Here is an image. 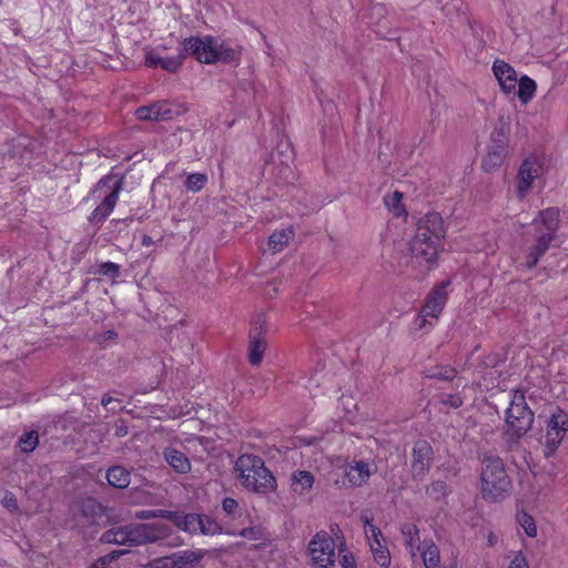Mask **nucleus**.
Wrapping results in <instances>:
<instances>
[{"instance_id": "obj_50", "label": "nucleus", "mask_w": 568, "mask_h": 568, "mask_svg": "<svg viewBox=\"0 0 568 568\" xmlns=\"http://www.w3.org/2000/svg\"><path fill=\"white\" fill-rule=\"evenodd\" d=\"M115 558L116 555L112 552L92 562L88 568H106V565L110 564Z\"/></svg>"}, {"instance_id": "obj_2", "label": "nucleus", "mask_w": 568, "mask_h": 568, "mask_svg": "<svg viewBox=\"0 0 568 568\" xmlns=\"http://www.w3.org/2000/svg\"><path fill=\"white\" fill-rule=\"evenodd\" d=\"M241 485L246 489L266 495L276 488L273 474L265 467L261 457L254 455H241L235 463Z\"/></svg>"}, {"instance_id": "obj_44", "label": "nucleus", "mask_w": 568, "mask_h": 568, "mask_svg": "<svg viewBox=\"0 0 568 568\" xmlns=\"http://www.w3.org/2000/svg\"><path fill=\"white\" fill-rule=\"evenodd\" d=\"M135 115L139 120L143 121H158L159 119L155 103L138 108L135 111Z\"/></svg>"}, {"instance_id": "obj_15", "label": "nucleus", "mask_w": 568, "mask_h": 568, "mask_svg": "<svg viewBox=\"0 0 568 568\" xmlns=\"http://www.w3.org/2000/svg\"><path fill=\"white\" fill-rule=\"evenodd\" d=\"M386 9L383 4H376L372 8L371 18L377 19L372 24L376 34L387 40H397L398 31L388 28V19L385 17Z\"/></svg>"}, {"instance_id": "obj_11", "label": "nucleus", "mask_w": 568, "mask_h": 568, "mask_svg": "<svg viewBox=\"0 0 568 568\" xmlns=\"http://www.w3.org/2000/svg\"><path fill=\"white\" fill-rule=\"evenodd\" d=\"M266 324L265 321L258 316L252 324V328L250 331V341H248V362L253 366H257L261 364L264 353L266 351Z\"/></svg>"}, {"instance_id": "obj_5", "label": "nucleus", "mask_w": 568, "mask_h": 568, "mask_svg": "<svg viewBox=\"0 0 568 568\" xmlns=\"http://www.w3.org/2000/svg\"><path fill=\"white\" fill-rule=\"evenodd\" d=\"M507 434L514 442L525 436L534 423V412L526 403L525 393L521 389L513 390L510 405L506 410Z\"/></svg>"}, {"instance_id": "obj_53", "label": "nucleus", "mask_w": 568, "mask_h": 568, "mask_svg": "<svg viewBox=\"0 0 568 568\" xmlns=\"http://www.w3.org/2000/svg\"><path fill=\"white\" fill-rule=\"evenodd\" d=\"M114 435L116 437H124L128 435V426L123 419H119L115 422V430Z\"/></svg>"}, {"instance_id": "obj_20", "label": "nucleus", "mask_w": 568, "mask_h": 568, "mask_svg": "<svg viewBox=\"0 0 568 568\" xmlns=\"http://www.w3.org/2000/svg\"><path fill=\"white\" fill-rule=\"evenodd\" d=\"M171 520L179 529L190 532L197 534V525L201 523L200 514H183L178 511H171V515L168 518Z\"/></svg>"}, {"instance_id": "obj_9", "label": "nucleus", "mask_w": 568, "mask_h": 568, "mask_svg": "<svg viewBox=\"0 0 568 568\" xmlns=\"http://www.w3.org/2000/svg\"><path fill=\"white\" fill-rule=\"evenodd\" d=\"M180 53L192 55L201 63H214V38L206 37H190L183 41V49Z\"/></svg>"}, {"instance_id": "obj_22", "label": "nucleus", "mask_w": 568, "mask_h": 568, "mask_svg": "<svg viewBox=\"0 0 568 568\" xmlns=\"http://www.w3.org/2000/svg\"><path fill=\"white\" fill-rule=\"evenodd\" d=\"M164 458L166 463L180 474H186L191 470V463L186 455L176 448H165Z\"/></svg>"}, {"instance_id": "obj_31", "label": "nucleus", "mask_w": 568, "mask_h": 568, "mask_svg": "<svg viewBox=\"0 0 568 568\" xmlns=\"http://www.w3.org/2000/svg\"><path fill=\"white\" fill-rule=\"evenodd\" d=\"M369 530L372 532V536L375 538L377 542V548H373V555L374 560L381 566V567H388L390 564V557L387 548H384L381 546L379 541L377 540V536L382 535L381 530L375 527L374 525L369 524Z\"/></svg>"}, {"instance_id": "obj_19", "label": "nucleus", "mask_w": 568, "mask_h": 568, "mask_svg": "<svg viewBox=\"0 0 568 568\" xmlns=\"http://www.w3.org/2000/svg\"><path fill=\"white\" fill-rule=\"evenodd\" d=\"M100 540L104 544L134 546L132 524L115 527L104 531Z\"/></svg>"}, {"instance_id": "obj_41", "label": "nucleus", "mask_w": 568, "mask_h": 568, "mask_svg": "<svg viewBox=\"0 0 568 568\" xmlns=\"http://www.w3.org/2000/svg\"><path fill=\"white\" fill-rule=\"evenodd\" d=\"M156 113L159 115L158 121H165L172 119L178 114V111L174 110L173 104L169 101H159L155 102Z\"/></svg>"}, {"instance_id": "obj_43", "label": "nucleus", "mask_w": 568, "mask_h": 568, "mask_svg": "<svg viewBox=\"0 0 568 568\" xmlns=\"http://www.w3.org/2000/svg\"><path fill=\"white\" fill-rule=\"evenodd\" d=\"M171 515V510H164V509H142L138 510L134 514V518L140 520H148L153 518H165L168 519Z\"/></svg>"}, {"instance_id": "obj_18", "label": "nucleus", "mask_w": 568, "mask_h": 568, "mask_svg": "<svg viewBox=\"0 0 568 568\" xmlns=\"http://www.w3.org/2000/svg\"><path fill=\"white\" fill-rule=\"evenodd\" d=\"M537 223H540L544 226V231L538 229L537 232L556 237L559 229V210L556 207H548L539 211L538 217L532 221L534 225Z\"/></svg>"}, {"instance_id": "obj_33", "label": "nucleus", "mask_w": 568, "mask_h": 568, "mask_svg": "<svg viewBox=\"0 0 568 568\" xmlns=\"http://www.w3.org/2000/svg\"><path fill=\"white\" fill-rule=\"evenodd\" d=\"M456 375V368L450 365H435L426 371L425 376L432 379L453 381Z\"/></svg>"}, {"instance_id": "obj_21", "label": "nucleus", "mask_w": 568, "mask_h": 568, "mask_svg": "<svg viewBox=\"0 0 568 568\" xmlns=\"http://www.w3.org/2000/svg\"><path fill=\"white\" fill-rule=\"evenodd\" d=\"M400 532L412 557H416L423 546V542H420L418 527L415 524L404 523L400 527Z\"/></svg>"}, {"instance_id": "obj_36", "label": "nucleus", "mask_w": 568, "mask_h": 568, "mask_svg": "<svg viewBox=\"0 0 568 568\" xmlns=\"http://www.w3.org/2000/svg\"><path fill=\"white\" fill-rule=\"evenodd\" d=\"M39 444L38 432L30 430L21 435L18 445L23 453H31Z\"/></svg>"}, {"instance_id": "obj_54", "label": "nucleus", "mask_w": 568, "mask_h": 568, "mask_svg": "<svg viewBox=\"0 0 568 568\" xmlns=\"http://www.w3.org/2000/svg\"><path fill=\"white\" fill-rule=\"evenodd\" d=\"M443 403L453 408H458L463 405V400L458 395H448L447 398L443 400Z\"/></svg>"}, {"instance_id": "obj_48", "label": "nucleus", "mask_w": 568, "mask_h": 568, "mask_svg": "<svg viewBox=\"0 0 568 568\" xmlns=\"http://www.w3.org/2000/svg\"><path fill=\"white\" fill-rule=\"evenodd\" d=\"M240 536L248 540L262 539V529L258 526L246 527L240 531Z\"/></svg>"}, {"instance_id": "obj_28", "label": "nucleus", "mask_w": 568, "mask_h": 568, "mask_svg": "<svg viewBox=\"0 0 568 568\" xmlns=\"http://www.w3.org/2000/svg\"><path fill=\"white\" fill-rule=\"evenodd\" d=\"M81 513L90 523H95L104 515V507L94 498H85L81 501Z\"/></svg>"}, {"instance_id": "obj_14", "label": "nucleus", "mask_w": 568, "mask_h": 568, "mask_svg": "<svg viewBox=\"0 0 568 568\" xmlns=\"http://www.w3.org/2000/svg\"><path fill=\"white\" fill-rule=\"evenodd\" d=\"M376 468L364 460H355L353 464L347 465L345 476L347 477L351 486L362 487L365 485Z\"/></svg>"}, {"instance_id": "obj_12", "label": "nucleus", "mask_w": 568, "mask_h": 568, "mask_svg": "<svg viewBox=\"0 0 568 568\" xmlns=\"http://www.w3.org/2000/svg\"><path fill=\"white\" fill-rule=\"evenodd\" d=\"M433 448L426 440H417L413 447L412 469L414 477L424 476L429 471L433 460Z\"/></svg>"}, {"instance_id": "obj_59", "label": "nucleus", "mask_w": 568, "mask_h": 568, "mask_svg": "<svg viewBox=\"0 0 568 568\" xmlns=\"http://www.w3.org/2000/svg\"><path fill=\"white\" fill-rule=\"evenodd\" d=\"M489 542H490V545H493V542H494V539H493V537H491V536H490V538H489Z\"/></svg>"}, {"instance_id": "obj_42", "label": "nucleus", "mask_w": 568, "mask_h": 568, "mask_svg": "<svg viewBox=\"0 0 568 568\" xmlns=\"http://www.w3.org/2000/svg\"><path fill=\"white\" fill-rule=\"evenodd\" d=\"M447 485L443 480H435L426 487V494L434 500L438 501L445 497Z\"/></svg>"}, {"instance_id": "obj_52", "label": "nucleus", "mask_w": 568, "mask_h": 568, "mask_svg": "<svg viewBox=\"0 0 568 568\" xmlns=\"http://www.w3.org/2000/svg\"><path fill=\"white\" fill-rule=\"evenodd\" d=\"M173 561L172 555L162 557L155 561V568H176L173 567Z\"/></svg>"}, {"instance_id": "obj_39", "label": "nucleus", "mask_w": 568, "mask_h": 568, "mask_svg": "<svg viewBox=\"0 0 568 568\" xmlns=\"http://www.w3.org/2000/svg\"><path fill=\"white\" fill-rule=\"evenodd\" d=\"M564 437H565V434H561L560 432H555V430L548 428L547 434H546V449L547 450H546L545 455L546 456L551 455L557 449V447L559 446V444L561 443Z\"/></svg>"}, {"instance_id": "obj_10", "label": "nucleus", "mask_w": 568, "mask_h": 568, "mask_svg": "<svg viewBox=\"0 0 568 568\" xmlns=\"http://www.w3.org/2000/svg\"><path fill=\"white\" fill-rule=\"evenodd\" d=\"M540 174L541 164L536 156H528L523 161L516 176V192L520 200L526 197Z\"/></svg>"}, {"instance_id": "obj_40", "label": "nucleus", "mask_w": 568, "mask_h": 568, "mask_svg": "<svg viewBox=\"0 0 568 568\" xmlns=\"http://www.w3.org/2000/svg\"><path fill=\"white\" fill-rule=\"evenodd\" d=\"M517 520L527 536L535 537L537 535V527H536L535 520L529 514H527V513L518 514Z\"/></svg>"}, {"instance_id": "obj_47", "label": "nucleus", "mask_w": 568, "mask_h": 568, "mask_svg": "<svg viewBox=\"0 0 568 568\" xmlns=\"http://www.w3.org/2000/svg\"><path fill=\"white\" fill-rule=\"evenodd\" d=\"M2 506L11 513H17L19 505L16 495L11 491H6L2 498Z\"/></svg>"}, {"instance_id": "obj_29", "label": "nucleus", "mask_w": 568, "mask_h": 568, "mask_svg": "<svg viewBox=\"0 0 568 568\" xmlns=\"http://www.w3.org/2000/svg\"><path fill=\"white\" fill-rule=\"evenodd\" d=\"M508 152L499 151L488 146V152L484 156L481 168L485 172L496 171L504 163Z\"/></svg>"}, {"instance_id": "obj_34", "label": "nucleus", "mask_w": 568, "mask_h": 568, "mask_svg": "<svg viewBox=\"0 0 568 568\" xmlns=\"http://www.w3.org/2000/svg\"><path fill=\"white\" fill-rule=\"evenodd\" d=\"M548 428L566 434L568 430V415L564 410L557 408L556 412L551 414Z\"/></svg>"}, {"instance_id": "obj_56", "label": "nucleus", "mask_w": 568, "mask_h": 568, "mask_svg": "<svg viewBox=\"0 0 568 568\" xmlns=\"http://www.w3.org/2000/svg\"><path fill=\"white\" fill-rule=\"evenodd\" d=\"M403 199V194L398 191H395L392 195L390 201H385L387 205H390L393 207H397L400 204V201Z\"/></svg>"}, {"instance_id": "obj_37", "label": "nucleus", "mask_w": 568, "mask_h": 568, "mask_svg": "<svg viewBox=\"0 0 568 568\" xmlns=\"http://www.w3.org/2000/svg\"><path fill=\"white\" fill-rule=\"evenodd\" d=\"M207 183V175L205 173H191L185 180V187L187 191L196 193L200 192Z\"/></svg>"}, {"instance_id": "obj_35", "label": "nucleus", "mask_w": 568, "mask_h": 568, "mask_svg": "<svg viewBox=\"0 0 568 568\" xmlns=\"http://www.w3.org/2000/svg\"><path fill=\"white\" fill-rule=\"evenodd\" d=\"M200 521L201 523L197 525V534L213 536L222 532L221 525L210 516L201 515Z\"/></svg>"}, {"instance_id": "obj_46", "label": "nucleus", "mask_w": 568, "mask_h": 568, "mask_svg": "<svg viewBox=\"0 0 568 568\" xmlns=\"http://www.w3.org/2000/svg\"><path fill=\"white\" fill-rule=\"evenodd\" d=\"M222 508L232 518H235L239 515V503L234 498H224L222 501Z\"/></svg>"}, {"instance_id": "obj_3", "label": "nucleus", "mask_w": 568, "mask_h": 568, "mask_svg": "<svg viewBox=\"0 0 568 568\" xmlns=\"http://www.w3.org/2000/svg\"><path fill=\"white\" fill-rule=\"evenodd\" d=\"M480 481L483 498L489 501L505 499L513 488L510 477L506 473L503 459L495 455L484 457Z\"/></svg>"}, {"instance_id": "obj_6", "label": "nucleus", "mask_w": 568, "mask_h": 568, "mask_svg": "<svg viewBox=\"0 0 568 568\" xmlns=\"http://www.w3.org/2000/svg\"><path fill=\"white\" fill-rule=\"evenodd\" d=\"M133 545L160 544L171 548L183 545V539L162 523L132 524Z\"/></svg>"}, {"instance_id": "obj_49", "label": "nucleus", "mask_w": 568, "mask_h": 568, "mask_svg": "<svg viewBox=\"0 0 568 568\" xmlns=\"http://www.w3.org/2000/svg\"><path fill=\"white\" fill-rule=\"evenodd\" d=\"M508 568H529L527 558L521 551L517 552Z\"/></svg>"}, {"instance_id": "obj_45", "label": "nucleus", "mask_w": 568, "mask_h": 568, "mask_svg": "<svg viewBox=\"0 0 568 568\" xmlns=\"http://www.w3.org/2000/svg\"><path fill=\"white\" fill-rule=\"evenodd\" d=\"M344 547H345L344 542H341L337 546L338 551L341 554L339 564H341L342 568H357L354 556L352 554L344 552L345 551Z\"/></svg>"}, {"instance_id": "obj_30", "label": "nucleus", "mask_w": 568, "mask_h": 568, "mask_svg": "<svg viewBox=\"0 0 568 568\" xmlns=\"http://www.w3.org/2000/svg\"><path fill=\"white\" fill-rule=\"evenodd\" d=\"M90 274L115 280L121 274V265L113 262H101L90 267Z\"/></svg>"}, {"instance_id": "obj_4", "label": "nucleus", "mask_w": 568, "mask_h": 568, "mask_svg": "<svg viewBox=\"0 0 568 568\" xmlns=\"http://www.w3.org/2000/svg\"><path fill=\"white\" fill-rule=\"evenodd\" d=\"M123 176H116L108 174L101 178L91 191V196L99 199L100 203L88 216V222L100 230L105 220L113 212L118 201L120 192L123 189Z\"/></svg>"}, {"instance_id": "obj_51", "label": "nucleus", "mask_w": 568, "mask_h": 568, "mask_svg": "<svg viewBox=\"0 0 568 568\" xmlns=\"http://www.w3.org/2000/svg\"><path fill=\"white\" fill-rule=\"evenodd\" d=\"M128 221H132L131 217H128V219H118V220H111L110 223H109V229H110V233H114L116 231H121V226L123 225L124 227L128 226Z\"/></svg>"}, {"instance_id": "obj_16", "label": "nucleus", "mask_w": 568, "mask_h": 568, "mask_svg": "<svg viewBox=\"0 0 568 568\" xmlns=\"http://www.w3.org/2000/svg\"><path fill=\"white\" fill-rule=\"evenodd\" d=\"M185 60V53H179L173 57L162 58L153 52H149L145 57V65L149 68H161L170 73H175Z\"/></svg>"}, {"instance_id": "obj_57", "label": "nucleus", "mask_w": 568, "mask_h": 568, "mask_svg": "<svg viewBox=\"0 0 568 568\" xmlns=\"http://www.w3.org/2000/svg\"><path fill=\"white\" fill-rule=\"evenodd\" d=\"M141 243H142L143 246L149 247V246L153 245L154 241H153V239L150 235L144 234L142 236Z\"/></svg>"}, {"instance_id": "obj_23", "label": "nucleus", "mask_w": 568, "mask_h": 568, "mask_svg": "<svg viewBox=\"0 0 568 568\" xmlns=\"http://www.w3.org/2000/svg\"><path fill=\"white\" fill-rule=\"evenodd\" d=\"M314 476L307 470H296L291 476L292 490L298 495H306L314 485Z\"/></svg>"}, {"instance_id": "obj_25", "label": "nucleus", "mask_w": 568, "mask_h": 568, "mask_svg": "<svg viewBox=\"0 0 568 568\" xmlns=\"http://www.w3.org/2000/svg\"><path fill=\"white\" fill-rule=\"evenodd\" d=\"M131 474L122 466H112L106 470V480L110 486L123 489L130 485Z\"/></svg>"}, {"instance_id": "obj_38", "label": "nucleus", "mask_w": 568, "mask_h": 568, "mask_svg": "<svg viewBox=\"0 0 568 568\" xmlns=\"http://www.w3.org/2000/svg\"><path fill=\"white\" fill-rule=\"evenodd\" d=\"M490 142H491V144L489 145V148H493V149H496L499 151H504V152H508V150H507L508 136L503 128L495 129L493 131L491 136H490Z\"/></svg>"}, {"instance_id": "obj_26", "label": "nucleus", "mask_w": 568, "mask_h": 568, "mask_svg": "<svg viewBox=\"0 0 568 568\" xmlns=\"http://www.w3.org/2000/svg\"><path fill=\"white\" fill-rule=\"evenodd\" d=\"M537 84L536 81L529 78L528 75H523L519 78L517 83L516 93L521 104H527L536 94Z\"/></svg>"}, {"instance_id": "obj_27", "label": "nucleus", "mask_w": 568, "mask_h": 568, "mask_svg": "<svg viewBox=\"0 0 568 568\" xmlns=\"http://www.w3.org/2000/svg\"><path fill=\"white\" fill-rule=\"evenodd\" d=\"M293 236L294 231L291 227L275 231L268 237V248L272 250L273 253L281 252L290 243Z\"/></svg>"}, {"instance_id": "obj_55", "label": "nucleus", "mask_w": 568, "mask_h": 568, "mask_svg": "<svg viewBox=\"0 0 568 568\" xmlns=\"http://www.w3.org/2000/svg\"><path fill=\"white\" fill-rule=\"evenodd\" d=\"M116 337H118L116 332L113 329H109V331H105L103 334L99 335L97 337V341L99 343H102V342L109 341V339L114 341Z\"/></svg>"}, {"instance_id": "obj_32", "label": "nucleus", "mask_w": 568, "mask_h": 568, "mask_svg": "<svg viewBox=\"0 0 568 568\" xmlns=\"http://www.w3.org/2000/svg\"><path fill=\"white\" fill-rule=\"evenodd\" d=\"M214 63L217 61H222L224 63H231L239 59L240 51L235 48H232L225 43H215L214 42Z\"/></svg>"}, {"instance_id": "obj_7", "label": "nucleus", "mask_w": 568, "mask_h": 568, "mask_svg": "<svg viewBox=\"0 0 568 568\" xmlns=\"http://www.w3.org/2000/svg\"><path fill=\"white\" fill-rule=\"evenodd\" d=\"M335 540L328 532H316L308 542L312 562L320 568H332L335 565Z\"/></svg>"}, {"instance_id": "obj_13", "label": "nucleus", "mask_w": 568, "mask_h": 568, "mask_svg": "<svg viewBox=\"0 0 568 568\" xmlns=\"http://www.w3.org/2000/svg\"><path fill=\"white\" fill-rule=\"evenodd\" d=\"M493 72L506 94H515L519 78L515 69L503 60H496L493 64Z\"/></svg>"}, {"instance_id": "obj_58", "label": "nucleus", "mask_w": 568, "mask_h": 568, "mask_svg": "<svg viewBox=\"0 0 568 568\" xmlns=\"http://www.w3.org/2000/svg\"><path fill=\"white\" fill-rule=\"evenodd\" d=\"M114 400L113 397L109 396V395H104L101 399V404L104 406V407H108L112 402Z\"/></svg>"}, {"instance_id": "obj_24", "label": "nucleus", "mask_w": 568, "mask_h": 568, "mask_svg": "<svg viewBox=\"0 0 568 568\" xmlns=\"http://www.w3.org/2000/svg\"><path fill=\"white\" fill-rule=\"evenodd\" d=\"M204 550H183L172 554L174 559L173 567L189 568L193 567L204 557Z\"/></svg>"}, {"instance_id": "obj_1", "label": "nucleus", "mask_w": 568, "mask_h": 568, "mask_svg": "<svg viewBox=\"0 0 568 568\" xmlns=\"http://www.w3.org/2000/svg\"><path fill=\"white\" fill-rule=\"evenodd\" d=\"M445 234L440 214L436 212L425 214L416 224L415 235L409 245L412 254L426 262L435 261L443 250Z\"/></svg>"}, {"instance_id": "obj_17", "label": "nucleus", "mask_w": 568, "mask_h": 568, "mask_svg": "<svg viewBox=\"0 0 568 568\" xmlns=\"http://www.w3.org/2000/svg\"><path fill=\"white\" fill-rule=\"evenodd\" d=\"M555 240L554 236L538 232L536 242L529 247L526 256V266L531 270L534 268L539 260L550 247V243Z\"/></svg>"}, {"instance_id": "obj_8", "label": "nucleus", "mask_w": 568, "mask_h": 568, "mask_svg": "<svg viewBox=\"0 0 568 568\" xmlns=\"http://www.w3.org/2000/svg\"><path fill=\"white\" fill-rule=\"evenodd\" d=\"M448 284L449 282H443L436 285L427 295L425 304L415 320L417 328H425L427 323L433 326V323L428 322V317L438 318L447 302L446 287Z\"/></svg>"}]
</instances>
